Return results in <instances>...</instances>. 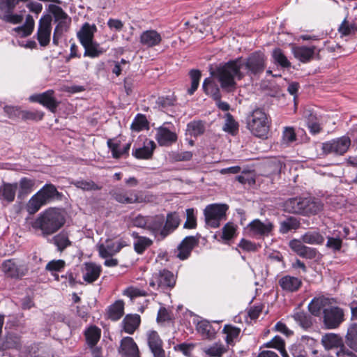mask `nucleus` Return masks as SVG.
<instances>
[{"label":"nucleus","mask_w":357,"mask_h":357,"mask_svg":"<svg viewBox=\"0 0 357 357\" xmlns=\"http://www.w3.org/2000/svg\"><path fill=\"white\" fill-rule=\"evenodd\" d=\"M264 68V55L255 52L246 60L238 58L218 66L215 71L211 72V75L219 81L223 89L231 91L236 87V79H241L246 74L260 73Z\"/></svg>","instance_id":"1"},{"label":"nucleus","mask_w":357,"mask_h":357,"mask_svg":"<svg viewBox=\"0 0 357 357\" xmlns=\"http://www.w3.org/2000/svg\"><path fill=\"white\" fill-rule=\"evenodd\" d=\"M66 222L62 208L50 207L45 209L31 222V227L41 231L43 236H50L61 229Z\"/></svg>","instance_id":"2"},{"label":"nucleus","mask_w":357,"mask_h":357,"mask_svg":"<svg viewBox=\"0 0 357 357\" xmlns=\"http://www.w3.org/2000/svg\"><path fill=\"white\" fill-rule=\"evenodd\" d=\"M110 195L116 202L123 204L149 203L154 200V196L149 192L126 190L115 188L110 191Z\"/></svg>","instance_id":"3"},{"label":"nucleus","mask_w":357,"mask_h":357,"mask_svg":"<svg viewBox=\"0 0 357 357\" xmlns=\"http://www.w3.org/2000/svg\"><path fill=\"white\" fill-rule=\"evenodd\" d=\"M248 127L255 136L265 137L269 130V122L266 113L259 109L254 110L248 119Z\"/></svg>","instance_id":"4"},{"label":"nucleus","mask_w":357,"mask_h":357,"mask_svg":"<svg viewBox=\"0 0 357 357\" xmlns=\"http://www.w3.org/2000/svg\"><path fill=\"white\" fill-rule=\"evenodd\" d=\"M227 210V204H212L208 205L204 210L206 224L212 228L219 227L220 222L226 218Z\"/></svg>","instance_id":"5"},{"label":"nucleus","mask_w":357,"mask_h":357,"mask_svg":"<svg viewBox=\"0 0 357 357\" xmlns=\"http://www.w3.org/2000/svg\"><path fill=\"white\" fill-rule=\"evenodd\" d=\"M351 145V139L348 136L331 140L323 143L322 150L325 154L343 155L345 153Z\"/></svg>","instance_id":"6"},{"label":"nucleus","mask_w":357,"mask_h":357,"mask_svg":"<svg viewBox=\"0 0 357 357\" xmlns=\"http://www.w3.org/2000/svg\"><path fill=\"white\" fill-rule=\"evenodd\" d=\"M128 245L127 241L124 239H119L116 241L112 239H107L105 242L99 243L97 248L100 257L101 258H107L114 257L119 253L123 248Z\"/></svg>","instance_id":"7"},{"label":"nucleus","mask_w":357,"mask_h":357,"mask_svg":"<svg viewBox=\"0 0 357 357\" xmlns=\"http://www.w3.org/2000/svg\"><path fill=\"white\" fill-rule=\"evenodd\" d=\"M176 284V278L174 274L163 269L158 273L153 275L149 282V285L153 288L157 287L158 289L165 290L167 288H172Z\"/></svg>","instance_id":"8"},{"label":"nucleus","mask_w":357,"mask_h":357,"mask_svg":"<svg viewBox=\"0 0 357 357\" xmlns=\"http://www.w3.org/2000/svg\"><path fill=\"white\" fill-rule=\"evenodd\" d=\"M344 310L339 307H329L324 310V324L326 328H337L344 321Z\"/></svg>","instance_id":"9"},{"label":"nucleus","mask_w":357,"mask_h":357,"mask_svg":"<svg viewBox=\"0 0 357 357\" xmlns=\"http://www.w3.org/2000/svg\"><path fill=\"white\" fill-rule=\"evenodd\" d=\"M52 18L50 15L43 16L38 22L36 38L42 47L47 46L51 40Z\"/></svg>","instance_id":"10"},{"label":"nucleus","mask_w":357,"mask_h":357,"mask_svg":"<svg viewBox=\"0 0 357 357\" xmlns=\"http://www.w3.org/2000/svg\"><path fill=\"white\" fill-rule=\"evenodd\" d=\"M170 123L165 122L156 129L155 139L161 146H169L176 142L178 139L177 133L169 129L167 126Z\"/></svg>","instance_id":"11"},{"label":"nucleus","mask_w":357,"mask_h":357,"mask_svg":"<svg viewBox=\"0 0 357 357\" xmlns=\"http://www.w3.org/2000/svg\"><path fill=\"white\" fill-rule=\"evenodd\" d=\"M273 227V223L268 220L262 222L259 219H255L248 224L247 231L252 236L264 237L271 234Z\"/></svg>","instance_id":"12"},{"label":"nucleus","mask_w":357,"mask_h":357,"mask_svg":"<svg viewBox=\"0 0 357 357\" xmlns=\"http://www.w3.org/2000/svg\"><path fill=\"white\" fill-rule=\"evenodd\" d=\"M1 270L9 278H20L25 275L27 268L13 259H8L2 264Z\"/></svg>","instance_id":"13"},{"label":"nucleus","mask_w":357,"mask_h":357,"mask_svg":"<svg viewBox=\"0 0 357 357\" xmlns=\"http://www.w3.org/2000/svg\"><path fill=\"white\" fill-rule=\"evenodd\" d=\"M118 352L122 357H141L137 344L128 336L121 340Z\"/></svg>","instance_id":"14"},{"label":"nucleus","mask_w":357,"mask_h":357,"mask_svg":"<svg viewBox=\"0 0 357 357\" xmlns=\"http://www.w3.org/2000/svg\"><path fill=\"white\" fill-rule=\"evenodd\" d=\"M31 102H38L48 108L51 112H54L58 107V102L54 97V91L48 90L40 94L33 95L29 97Z\"/></svg>","instance_id":"15"},{"label":"nucleus","mask_w":357,"mask_h":357,"mask_svg":"<svg viewBox=\"0 0 357 357\" xmlns=\"http://www.w3.org/2000/svg\"><path fill=\"white\" fill-rule=\"evenodd\" d=\"M148 347L152 354L165 352L163 349V341L157 331L149 330L146 333Z\"/></svg>","instance_id":"16"},{"label":"nucleus","mask_w":357,"mask_h":357,"mask_svg":"<svg viewBox=\"0 0 357 357\" xmlns=\"http://www.w3.org/2000/svg\"><path fill=\"white\" fill-rule=\"evenodd\" d=\"M198 244V238L190 236L185 237L178 246L177 257L181 260L186 259L192 249Z\"/></svg>","instance_id":"17"},{"label":"nucleus","mask_w":357,"mask_h":357,"mask_svg":"<svg viewBox=\"0 0 357 357\" xmlns=\"http://www.w3.org/2000/svg\"><path fill=\"white\" fill-rule=\"evenodd\" d=\"M45 205L55 199H61L62 195L52 184H45L36 193Z\"/></svg>","instance_id":"18"},{"label":"nucleus","mask_w":357,"mask_h":357,"mask_svg":"<svg viewBox=\"0 0 357 357\" xmlns=\"http://www.w3.org/2000/svg\"><path fill=\"white\" fill-rule=\"evenodd\" d=\"M316 50L315 46H293L292 53L298 60L306 63L313 59Z\"/></svg>","instance_id":"19"},{"label":"nucleus","mask_w":357,"mask_h":357,"mask_svg":"<svg viewBox=\"0 0 357 357\" xmlns=\"http://www.w3.org/2000/svg\"><path fill=\"white\" fill-rule=\"evenodd\" d=\"M289 245L294 252L302 257L312 259L316 255L315 250L305 246L302 240L293 239Z\"/></svg>","instance_id":"20"},{"label":"nucleus","mask_w":357,"mask_h":357,"mask_svg":"<svg viewBox=\"0 0 357 357\" xmlns=\"http://www.w3.org/2000/svg\"><path fill=\"white\" fill-rule=\"evenodd\" d=\"M180 218L176 212L167 214L166 220L165 219L164 227L161 231V239H164L171 233H172L179 225Z\"/></svg>","instance_id":"21"},{"label":"nucleus","mask_w":357,"mask_h":357,"mask_svg":"<svg viewBox=\"0 0 357 357\" xmlns=\"http://www.w3.org/2000/svg\"><path fill=\"white\" fill-rule=\"evenodd\" d=\"M165 217L162 215L148 216L147 229L155 237L161 239V231L164 227Z\"/></svg>","instance_id":"22"},{"label":"nucleus","mask_w":357,"mask_h":357,"mask_svg":"<svg viewBox=\"0 0 357 357\" xmlns=\"http://www.w3.org/2000/svg\"><path fill=\"white\" fill-rule=\"evenodd\" d=\"M96 31L97 27L95 24H91L86 22L77 33V37L81 45H83L94 40V34Z\"/></svg>","instance_id":"23"},{"label":"nucleus","mask_w":357,"mask_h":357,"mask_svg":"<svg viewBox=\"0 0 357 357\" xmlns=\"http://www.w3.org/2000/svg\"><path fill=\"white\" fill-rule=\"evenodd\" d=\"M162 40L161 35L155 30H147L140 35V43L147 47L158 45Z\"/></svg>","instance_id":"24"},{"label":"nucleus","mask_w":357,"mask_h":357,"mask_svg":"<svg viewBox=\"0 0 357 357\" xmlns=\"http://www.w3.org/2000/svg\"><path fill=\"white\" fill-rule=\"evenodd\" d=\"M155 147L156 144L153 140L146 139L142 147L132 151V155L137 159H150Z\"/></svg>","instance_id":"25"},{"label":"nucleus","mask_w":357,"mask_h":357,"mask_svg":"<svg viewBox=\"0 0 357 357\" xmlns=\"http://www.w3.org/2000/svg\"><path fill=\"white\" fill-rule=\"evenodd\" d=\"M305 198H291L284 203V210L289 213L304 214V206L307 203Z\"/></svg>","instance_id":"26"},{"label":"nucleus","mask_w":357,"mask_h":357,"mask_svg":"<svg viewBox=\"0 0 357 357\" xmlns=\"http://www.w3.org/2000/svg\"><path fill=\"white\" fill-rule=\"evenodd\" d=\"M303 116L306 119L307 128L312 134L315 135L321 132V126L315 113L310 109H305L303 112Z\"/></svg>","instance_id":"27"},{"label":"nucleus","mask_w":357,"mask_h":357,"mask_svg":"<svg viewBox=\"0 0 357 357\" xmlns=\"http://www.w3.org/2000/svg\"><path fill=\"white\" fill-rule=\"evenodd\" d=\"M101 272L100 266L93 263H86L83 270V279L84 281L91 283L96 281Z\"/></svg>","instance_id":"28"},{"label":"nucleus","mask_w":357,"mask_h":357,"mask_svg":"<svg viewBox=\"0 0 357 357\" xmlns=\"http://www.w3.org/2000/svg\"><path fill=\"white\" fill-rule=\"evenodd\" d=\"M140 322L139 315L127 314L122 321L123 331L130 335L133 334L139 326Z\"/></svg>","instance_id":"29"},{"label":"nucleus","mask_w":357,"mask_h":357,"mask_svg":"<svg viewBox=\"0 0 357 357\" xmlns=\"http://www.w3.org/2000/svg\"><path fill=\"white\" fill-rule=\"evenodd\" d=\"M17 183L18 190V197L23 198L27 195L30 194L35 188L36 179L23 177Z\"/></svg>","instance_id":"30"},{"label":"nucleus","mask_w":357,"mask_h":357,"mask_svg":"<svg viewBox=\"0 0 357 357\" xmlns=\"http://www.w3.org/2000/svg\"><path fill=\"white\" fill-rule=\"evenodd\" d=\"M107 145L112 151L113 158H119L124 155L128 154L131 144L127 143L121 146L119 141L109 139L107 141Z\"/></svg>","instance_id":"31"},{"label":"nucleus","mask_w":357,"mask_h":357,"mask_svg":"<svg viewBox=\"0 0 357 357\" xmlns=\"http://www.w3.org/2000/svg\"><path fill=\"white\" fill-rule=\"evenodd\" d=\"M17 189V183H3L0 187L1 199L10 203L14 201Z\"/></svg>","instance_id":"32"},{"label":"nucleus","mask_w":357,"mask_h":357,"mask_svg":"<svg viewBox=\"0 0 357 357\" xmlns=\"http://www.w3.org/2000/svg\"><path fill=\"white\" fill-rule=\"evenodd\" d=\"M279 284L282 289L288 291H296L301 286V280L298 278L286 275L279 280Z\"/></svg>","instance_id":"33"},{"label":"nucleus","mask_w":357,"mask_h":357,"mask_svg":"<svg viewBox=\"0 0 357 357\" xmlns=\"http://www.w3.org/2000/svg\"><path fill=\"white\" fill-rule=\"evenodd\" d=\"M82 45L84 49V56L97 58L105 52V50L94 40Z\"/></svg>","instance_id":"34"},{"label":"nucleus","mask_w":357,"mask_h":357,"mask_svg":"<svg viewBox=\"0 0 357 357\" xmlns=\"http://www.w3.org/2000/svg\"><path fill=\"white\" fill-rule=\"evenodd\" d=\"M34 20L33 17L28 15L26 17L25 23L22 26L15 27L13 29L17 36L20 37H26L31 34L34 29Z\"/></svg>","instance_id":"35"},{"label":"nucleus","mask_w":357,"mask_h":357,"mask_svg":"<svg viewBox=\"0 0 357 357\" xmlns=\"http://www.w3.org/2000/svg\"><path fill=\"white\" fill-rule=\"evenodd\" d=\"M203 89L204 92L213 97L214 100L220 99L221 96L220 93V89L218 84L211 77L205 79L203 82Z\"/></svg>","instance_id":"36"},{"label":"nucleus","mask_w":357,"mask_h":357,"mask_svg":"<svg viewBox=\"0 0 357 357\" xmlns=\"http://www.w3.org/2000/svg\"><path fill=\"white\" fill-rule=\"evenodd\" d=\"M328 304V299L320 297L314 298L308 305L310 312L314 316L320 315L321 311L327 309L326 305Z\"/></svg>","instance_id":"37"},{"label":"nucleus","mask_w":357,"mask_h":357,"mask_svg":"<svg viewBox=\"0 0 357 357\" xmlns=\"http://www.w3.org/2000/svg\"><path fill=\"white\" fill-rule=\"evenodd\" d=\"M123 302L122 301H117L109 307L107 311L108 317L112 321H117L123 316Z\"/></svg>","instance_id":"38"},{"label":"nucleus","mask_w":357,"mask_h":357,"mask_svg":"<svg viewBox=\"0 0 357 357\" xmlns=\"http://www.w3.org/2000/svg\"><path fill=\"white\" fill-rule=\"evenodd\" d=\"M45 204L36 194L33 195L25 205V209L29 215L36 213Z\"/></svg>","instance_id":"39"},{"label":"nucleus","mask_w":357,"mask_h":357,"mask_svg":"<svg viewBox=\"0 0 357 357\" xmlns=\"http://www.w3.org/2000/svg\"><path fill=\"white\" fill-rule=\"evenodd\" d=\"M71 20H67L59 22L56 26L53 33V43L56 45L59 44V40L63 33L66 32L68 29Z\"/></svg>","instance_id":"40"},{"label":"nucleus","mask_w":357,"mask_h":357,"mask_svg":"<svg viewBox=\"0 0 357 357\" xmlns=\"http://www.w3.org/2000/svg\"><path fill=\"white\" fill-rule=\"evenodd\" d=\"M305 201H307V203L304 206L305 210L303 215L316 214L322 209L323 205L317 199L305 198Z\"/></svg>","instance_id":"41"},{"label":"nucleus","mask_w":357,"mask_h":357,"mask_svg":"<svg viewBox=\"0 0 357 357\" xmlns=\"http://www.w3.org/2000/svg\"><path fill=\"white\" fill-rule=\"evenodd\" d=\"M205 131L204 123L202 121H193L187 125V132L191 136L197 137Z\"/></svg>","instance_id":"42"},{"label":"nucleus","mask_w":357,"mask_h":357,"mask_svg":"<svg viewBox=\"0 0 357 357\" xmlns=\"http://www.w3.org/2000/svg\"><path fill=\"white\" fill-rule=\"evenodd\" d=\"M203 351L210 357H221L227 350L224 345L215 343L208 347L204 348Z\"/></svg>","instance_id":"43"},{"label":"nucleus","mask_w":357,"mask_h":357,"mask_svg":"<svg viewBox=\"0 0 357 357\" xmlns=\"http://www.w3.org/2000/svg\"><path fill=\"white\" fill-rule=\"evenodd\" d=\"M86 339L89 346H95L100 337V330L96 326H91L85 333Z\"/></svg>","instance_id":"44"},{"label":"nucleus","mask_w":357,"mask_h":357,"mask_svg":"<svg viewBox=\"0 0 357 357\" xmlns=\"http://www.w3.org/2000/svg\"><path fill=\"white\" fill-rule=\"evenodd\" d=\"M299 227V221L296 218L291 217L280 223V231L286 234L291 229H296Z\"/></svg>","instance_id":"45"},{"label":"nucleus","mask_w":357,"mask_h":357,"mask_svg":"<svg viewBox=\"0 0 357 357\" xmlns=\"http://www.w3.org/2000/svg\"><path fill=\"white\" fill-rule=\"evenodd\" d=\"M301 240L305 243L321 244L324 242V237L318 232H307L302 236Z\"/></svg>","instance_id":"46"},{"label":"nucleus","mask_w":357,"mask_h":357,"mask_svg":"<svg viewBox=\"0 0 357 357\" xmlns=\"http://www.w3.org/2000/svg\"><path fill=\"white\" fill-rule=\"evenodd\" d=\"M176 98L174 94L160 96L156 100L155 107L160 109H165L174 105Z\"/></svg>","instance_id":"47"},{"label":"nucleus","mask_w":357,"mask_h":357,"mask_svg":"<svg viewBox=\"0 0 357 357\" xmlns=\"http://www.w3.org/2000/svg\"><path fill=\"white\" fill-rule=\"evenodd\" d=\"M73 183L76 188L86 191L99 190L101 189L100 186L96 184L91 180H79Z\"/></svg>","instance_id":"48"},{"label":"nucleus","mask_w":357,"mask_h":357,"mask_svg":"<svg viewBox=\"0 0 357 357\" xmlns=\"http://www.w3.org/2000/svg\"><path fill=\"white\" fill-rule=\"evenodd\" d=\"M152 243L153 241L150 238L144 236H138L134 243V248L138 254H142Z\"/></svg>","instance_id":"49"},{"label":"nucleus","mask_w":357,"mask_h":357,"mask_svg":"<svg viewBox=\"0 0 357 357\" xmlns=\"http://www.w3.org/2000/svg\"><path fill=\"white\" fill-rule=\"evenodd\" d=\"M338 33L341 37L350 36L356 31V24L350 23L344 19L338 27Z\"/></svg>","instance_id":"50"},{"label":"nucleus","mask_w":357,"mask_h":357,"mask_svg":"<svg viewBox=\"0 0 357 357\" xmlns=\"http://www.w3.org/2000/svg\"><path fill=\"white\" fill-rule=\"evenodd\" d=\"M52 240L60 252H62L71 244L68 236L66 234L62 233L55 236Z\"/></svg>","instance_id":"51"},{"label":"nucleus","mask_w":357,"mask_h":357,"mask_svg":"<svg viewBox=\"0 0 357 357\" xmlns=\"http://www.w3.org/2000/svg\"><path fill=\"white\" fill-rule=\"evenodd\" d=\"M321 342L326 349H331L339 345L340 338L338 335L333 333H330L323 336Z\"/></svg>","instance_id":"52"},{"label":"nucleus","mask_w":357,"mask_h":357,"mask_svg":"<svg viewBox=\"0 0 357 357\" xmlns=\"http://www.w3.org/2000/svg\"><path fill=\"white\" fill-rule=\"evenodd\" d=\"M222 230V238L225 241H229L236 236V226L232 222H228Z\"/></svg>","instance_id":"53"},{"label":"nucleus","mask_w":357,"mask_h":357,"mask_svg":"<svg viewBox=\"0 0 357 357\" xmlns=\"http://www.w3.org/2000/svg\"><path fill=\"white\" fill-rule=\"evenodd\" d=\"M223 332L227 335L225 338L226 342L228 344H231L234 340L238 336L240 329L230 325H226L223 328Z\"/></svg>","instance_id":"54"},{"label":"nucleus","mask_w":357,"mask_h":357,"mask_svg":"<svg viewBox=\"0 0 357 357\" xmlns=\"http://www.w3.org/2000/svg\"><path fill=\"white\" fill-rule=\"evenodd\" d=\"M190 76L191 79V86L188 90V92L190 95H192L199 86L201 73L198 70H192L190 72Z\"/></svg>","instance_id":"55"},{"label":"nucleus","mask_w":357,"mask_h":357,"mask_svg":"<svg viewBox=\"0 0 357 357\" xmlns=\"http://www.w3.org/2000/svg\"><path fill=\"white\" fill-rule=\"evenodd\" d=\"M197 330L202 335L207 338L211 339L214 337L215 332L212 329L211 326L206 321L199 322L197 325Z\"/></svg>","instance_id":"56"},{"label":"nucleus","mask_w":357,"mask_h":357,"mask_svg":"<svg viewBox=\"0 0 357 357\" xmlns=\"http://www.w3.org/2000/svg\"><path fill=\"white\" fill-rule=\"evenodd\" d=\"M50 11L52 12L56 22H61L67 20H70L68 15L63 10V9L56 5L50 6Z\"/></svg>","instance_id":"57"},{"label":"nucleus","mask_w":357,"mask_h":357,"mask_svg":"<svg viewBox=\"0 0 357 357\" xmlns=\"http://www.w3.org/2000/svg\"><path fill=\"white\" fill-rule=\"evenodd\" d=\"M273 56L274 60L281 66L284 68L290 66V63L280 49L274 50L273 52Z\"/></svg>","instance_id":"58"},{"label":"nucleus","mask_w":357,"mask_h":357,"mask_svg":"<svg viewBox=\"0 0 357 357\" xmlns=\"http://www.w3.org/2000/svg\"><path fill=\"white\" fill-rule=\"evenodd\" d=\"M294 318L303 328H309L312 324L310 319L303 312L295 313Z\"/></svg>","instance_id":"59"},{"label":"nucleus","mask_w":357,"mask_h":357,"mask_svg":"<svg viewBox=\"0 0 357 357\" xmlns=\"http://www.w3.org/2000/svg\"><path fill=\"white\" fill-rule=\"evenodd\" d=\"M296 139V135L294 129L291 127L285 128L282 134V142L285 144H289Z\"/></svg>","instance_id":"60"},{"label":"nucleus","mask_w":357,"mask_h":357,"mask_svg":"<svg viewBox=\"0 0 357 357\" xmlns=\"http://www.w3.org/2000/svg\"><path fill=\"white\" fill-rule=\"evenodd\" d=\"M225 123L223 129L227 132L233 133L238 129V124L229 113L225 114Z\"/></svg>","instance_id":"61"},{"label":"nucleus","mask_w":357,"mask_h":357,"mask_svg":"<svg viewBox=\"0 0 357 357\" xmlns=\"http://www.w3.org/2000/svg\"><path fill=\"white\" fill-rule=\"evenodd\" d=\"M147 125L146 117L143 115H138L132 123L131 124V129L135 131H140L143 130Z\"/></svg>","instance_id":"62"},{"label":"nucleus","mask_w":357,"mask_h":357,"mask_svg":"<svg viewBox=\"0 0 357 357\" xmlns=\"http://www.w3.org/2000/svg\"><path fill=\"white\" fill-rule=\"evenodd\" d=\"M66 265V262L62 259L52 260L46 265V270L50 271H61Z\"/></svg>","instance_id":"63"},{"label":"nucleus","mask_w":357,"mask_h":357,"mask_svg":"<svg viewBox=\"0 0 357 357\" xmlns=\"http://www.w3.org/2000/svg\"><path fill=\"white\" fill-rule=\"evenodd\" d=\"M266 347L274 348L280 351L285 347L284 340L280 336H275L270 342L266 344Z\"/></svg>","instance_id":"64"}]
</instances>
